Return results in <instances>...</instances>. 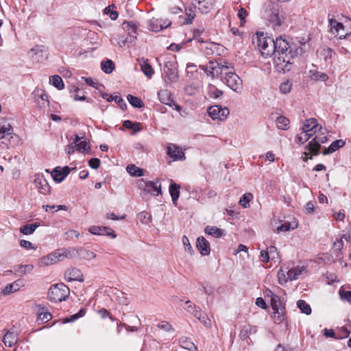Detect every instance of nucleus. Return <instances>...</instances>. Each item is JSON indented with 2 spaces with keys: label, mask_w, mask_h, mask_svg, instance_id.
I'll use <instances>...</instances> for the list:
<instances>
[{
  "label": "nucleus",
  "mask_w": 351,
  "mask_h": 351,
  "mask_svg": "<svg viewBox=\"0 0 351 351\" xmlns=\"http://www.w3.org/2000/svg\"><path fill=\"white\" fill-rule=\"evenodd\" d=\"M199 68L212 78L221 77V80L234 91L239 92L242 89V80L232 68L214 61L200 65Z\"/></svg>",
  "instance_id": "f257e3e1"
},
{
  "label": "nucleus",
  "mask_w": 351,
  "mask_h": 351,
  "mask_svg": "<svg viewBox=\"0 0 351 351\" xmlns=\"http://www.w3.org/2000/svg\"><path fill=\"white\" fill-rule=\"evenodd\" d=\"M274 45L272 56H274V60L276 66L284 72L290 71L293 58L303 53L302 47H300L293 51L289 43L282 36L274 40Z\"/></svg>",
  "instance_id": "f03ea898"
},
{
  "label": "nucleus",
  "mask_w": 351,
  "mask_h": 351,
  "mask_svg": "<svg viewBox=\"0 0 351 351\" xmlns=\"http://www.w3.org/2000/svg\"><path fill=\"white\" fill-rule=\"evenodd\" d=\"M254 43L258 47L261 56L267 58L274 53V40L269 36H266L263 32H257Z\"/></svg>",
  "instance_id": "7ed1b4c3"
},
{
  "label": "nucleus",
  "mask_w": 351,
  "mask_h": 351,
  "mask_svg": "<svg viewBox=\"0 0 351 351\" xmlns=\"http://www.w3.org/2000/svg\"><path fill=\"white\" fill-rule=\"evenodd\" d=\"M69 287L63 283L53 285L49 290L48 298L50 301L60 302L65 300L69 295Z\"/></svg>",
  "instance_id": "20e7f679"
},
{
  "label": "nucleus",
  "mask_w": 351,
  "mask_h": 351,
  "mask_svg": "<svg viewBox=\"0 0 351 351\" xmlns=\"http://www.w3.org/2000/svg\"><path fill=\"white\" fill-rule=\"evenodd\" d=\"M330 31L340 39L346 38L351 34V23H330Z\"/></svg>",
  "instance_id": "39448f33"
},
{
  "label": "nucleus",
  "mask_w": 351,
  "mask_h": 351,
  "mask_svg": "<svg viewBox=\"0 0 351 351\" xmlns=\"http://www.w3.org/2000/svg\"><path fill=\"white\" fill-rule=\"evenodd\" d=\"M28 56L34 62H43L47 59L48 53L43 45H36L28 52Z\"/></svg>",
  "instance_id": "423d86ee"
},
{
  "label": "nucleus",
  "mask_w": 351,
  "mask_h": 351,
  "mask_svg": "<svg viewBox=\"0 0 351 351\" xmlns=\"http://www.w3.org/2000/svg\"><path fill=\"white\" fill-rule=\"evenodd\" d=\"M326 141L327 136L324 132L316 134L313 139L310 141L307 145L309 153L313 155H318L321 145Z\"/></svg>",
  "instance_id": "0eeeda50"
},
{
  "label": "nucleus",
  "mask_w": 351,
  "mask_h": 351,
  "mask_svg": "<svg viewBox=\"0 0 351 351\" xmlns=\"http://www.w3.org/2000/svg\"><path fill=\"white\" fill-rule=\"evenodd\" d=\"M208 112L213 120L224 121L228 116L230 111L227 108H222L220 106L215 105L210 107Z\"/></svg>",
  "instance_id": "6e6552de"
},
{
  "label": "nucleus",
  "mask_w": 351,
  "mask_h": 351,
  "mask_svg": "<svg viewBox=\"0 0 351 351\" xmlns=\"http://www.w3.org/2000/svg\"><path fill=\"white\" fill-rule=\"evenodd\" d=\"M138 187L143 189V193H152L154 195H158L161 193L160 186H157L156 183L152 181H145L141 179L138 182Z\"/></svg>",
  "instance_id": "1a4fd4ad"
},
{
  "label": "nucleus",
  "mask_w": 351,
  "mask_h": 351,
  "mask_svg": "<svg viewBox=\"0 0 351 351\" xmlns=\"http://www.w3.org/2000/svg\"><path fill=\"white\" fill-rule=\"evenodd\" d=\"M62 261L60 252L58 250L53 251L47 256H44L40 261V266H48Z\"/></svg>",
  "instance_id": "9d476101"
},
{
  "label": "nucleus",
  "mask_w": 351,
  "mask_h": 351,
  "mask_svg": "<svg viewBox=\"0 0 351 351\" xmlns=\"http://www.w3.org/2000/svg\"><path fill=\"white\" fill-rule=\"evenodd\" d=\"M34 184L41 194L46 195L50 193L51 186L43 175H38L36 176Z\"/></svg>",
  "instance_id": "9b49d317"
},
{
  "label": "nucleus",
  "mask_w": 351,
  "mask_h": 351,
  "mask_svg": "<svg viewBox=\"0 0 351 351\" xmlns=\"http://www.w3.org/2000/svg\"><path fill=\"white\" fill-rule=\"evenodd\" d=\"M164 71L171 82L177 81L178 75L176 72V66L174 62L166 61L164 64Z\"/></svg>",
  "instance_id": "f8f14e48"
},
{
  "label": "nucleus",
  "mask_w": 351,
  "mask_h": 351,
  "mask_svg": "<svg viewBox=\"0 0 351 351\" xmlns=\"http://www.w3.org/2000/svg\"><path fill=\"white\" fill-rule=\"evenodd\" d=\"M321 129L322 128L319 127L317 124V121L313 118L306 120L302 128L303 132L306 133H313V136Z\"/></svg>",
  "instance_id": "ddd939ff"
},
{
  "label": "nucleus",
  "mask_w": 351,
  "mask_h": 351,
  "mask_svg": "<svg viewBox=\"0 0 351 351\" xmlns=\"http://www.w3.org/2000/svg\"><path fill=\"white\" fill-rule=\"evenodd\" d=\"M64 276L66 280L68 282L71 281H80L82 282L84 280L83 274L81 271L77 268H72L71 269H68L66 271L64 274Z\"/></svg>",
  "instance_id": "4468645a"
},
{
  "label": "nucleus",
  "mask_w": 351,
  "mask_h": 351,
  "mask_svg": "<svg viewBox=\"0 0 351 351\" xmlns=\"http://www.w3.org/2000/svg\"><path fill=\"white\" fill-rule=\"evenodd\" d=\"M196 247L202 256L208 255L210 252V244L203 237L197 239Z\"/></svg>",
  "instance_id": "2eb2a0df"
},
{
  "label": "nucleus",
  "mask_w": 351,
  "mask_h": 351,
  "mask_svg": "<svg viewBox=\"0 0 351 351\" xmlns=\"http://www.w3.org/2000/svg\"><path fill=\"white\" fill-rule=\"evenodd\" d=\"M167 154L174 160H182L185 159L184 153L183 151L179 147L175 145H171L168 147Z\"/></svg>",
  "instance_id": "dca6fc26"
},
{
  "label": "nucleus",
  "mask_w": 351,
  "mask_h": 351,
  "mask_svg": "<svg viewBox=\"0 0 351 351\" xmlns=\"http://www.w3.org/2000/svg\"><path fill=\"white\" fill-rule=\"evenodd\" d=\"M138 61L141 66V69L144 75L149 79L152 78L154 72L152 66L149 63L148 60L145 58H141L138 59Z\"/></svg>",
  "instance_id": "f3484780"
},
{
  "label": "nucleus",
  "mask_w": 351,
  "mask_h": 351,
  "mask_svg": "<svg viewBox=\"0 0 351 351\" xmlns=\"http://www.w3.org/2000/svg\"><path fill=\"white\" fill-rule=\"evenodd\" d=\"M89 232L93 234H98V235H110L112 238H115L116 234L114 231L111 229L106 227H99V226H91L89 228Z\"/></svg>",
  "instance_id": "a211bd4d"
},
{
  "label": "nucleus",
  "mask_w": 351,
  "mask_h": 351,
  "mask_svg": "<svg viewBox=\"0 0 351 351\" xmlns=\"http://www.w3.org/2000/svg\"><path fill=\"white\" fill-rule=\"evenodd\" d=\"M37 98V104L39 108L49 106L48 96L43 90H36L34 92Z\"/></svg>",
  "instance_id": "6ab92c4d"
},
{
  "label": "nucleus",
  "mask_w": 351,
  "mask_h": 351,
  "mask_svg": "<svg viewBox=\"0 0 351 351\" xmlns=\"http://www.w3.org/2000/svg\"><path fill=\"white\" fill-rule=\"evenodd\" d=\"M306 267L304 265L302 266H297L292 269L288 270L289 276L288 278L290 279V281L297 280L300 275L303 273L306 272Z\"/></svg>",
  "instance_id": "aec40b11"
},
{
  "label": "nucleus",
  "mask_w": 351,
  "mask_h": 351,
  "mask_svg": "<svg viewBox=\"0 0 351 351\" xmlns=\"http://www.w3.org/2000/svg\"><path fill=\"white\" fill-rule=\"evenodd\" d=\"M159 100L161 103L172 107L173 99L171 94L167 90H161L158 93Z\"/></svg>",
  "instance_id": "412c9836"
},
{
  "label": "nucleus",
  "mask_w": 351,
  "mask_h": 351,
  "mask_svg": "<svg viewBox=\"0 0 351 351\" xmlns=\"http://www.w3.org/2000/svg\"><path fill=\"white\" fill-rule=\"evenodd\" d=\"M61 255L62 261L65 258H74L77 256V248L71 247V248H62L59 249Z\"/></svg>",
  "instance_id": "4be33fe9"
},
{
  "label": "nucleus",
  "mask_w": 351,
  "mask_h": 351,
  "mask_svg": "<svg viewBox=\"0 0 351 351\" xmlns=\"http://www.w3.org/2000/svg\"><path fill=\"white\" fill-rule=\"evenodd\" d=\"M23 286L21 280H16L12 283L8 285L3 290L2 293L3 295H9L16 292L20 289V287Z\"/></svg>",
  "instance_id": "5701e85b"
},
{
  "label": "nucleus",
  "mask_w": 351,
  "mask_h": 351,
  "mask_svg": "<svg viewBox=\"0 0 351 351\" xmlns=\"http://www.w3.org/2000/svg\"><path fill=\"white\" fill-rule=\"evenodd\" d=\"M344 145H345L344 141H343L341 139L336 140L334 142H332L328 148H326L323 151L322 154L324 155L332 154V153L335 152V151H337V149H339L340 147H343Z\"/></svg>",
  "instance_id": "b1692460"
},
{
  "label": "nucleus",
  "mask_w": 351,
  "mask_h": 351,
  "mask_svg": "<svg viewBox=\"0 0 351 351\" xmlns=\"http://www.w3.org/2000/svg\"><path fill=\"white\" fill-rule=\"evenodd\" d=\"M77 256L80 259L90 261L96 257V254L84 248H77Z\"/></svg>",
  "instance_id": "393cba45"
},
{
  "label": "nucleus",
  "mask_w": 351,
  "mask_h": 351,
  "mask_svg": "<svg viewBox=\"0 0 351 351\" xmlns=\"http://www.w3.org/2000/svg\"><path fill=\"white\" fill-rule=\"evenodd\" d=\"M3 342L5 346L12 347L17 342V335L13 332L8 331L3 336Z\"/></svg>",
  "instance_id": "a878e982"
},
{
  "label": "nucleus",
  "mask_w": 351,
  "mask_h": 351,
  "mask_svg": "<svg viewBox=\"0 0 351 351\" xmlns=\"http://www.w3.org/2000/svg\"><path fill=\"white\" fill-rule=\"evenodd\" d=\"M194 5L195 8H197L202 14H207L213 8V3L212 0H204L198 4H194Z\"/></svg>",
  "instance_id": "bb28decb"
},
{
  "label": "nucleus",
  "mask_w": 351,
  "mask_h": 351,
  "mask_svg": "<svg viewBox=\"0 0 351 351\" xmlns=\"http://www.w3.org/2000/svg\"><path fill=\"white\" fill-rule=\"evenodd\" d=\"M317 54L321 58H323L325 62H327L332 58L335 53L330 48L324 47L317 49Z\"/></svg>",
  "instance_id": "cd10ccee"
},
{
  "label": "nucleus",
  "mask_w": 351,
  "mask_h": 351,
  "mask_svg": "<svg viewBox=\"0 0 351 351\" xmlns=\"http://www.w3.org/2000/svg\"><path fill=\"white\" fill-rule=\"evenodd\" d=\"M257 331L256 327L254 326H251L250 324H246L243 326L240 331V337L245 340L250 335L254 334Z\"/></svg>",
  "instance_id": "c85d7f7f"
},
{
  "label": "nucleus",
  "mask_w": 351,
  "mask_h": 351,
  "mask_svg": "<svg viewBox=\"0 0 351 351\" xmlns=\"http://www.w3.org/2000/svg\"><path fill=\"white\" fill-rule=\"evenodd\" d=\"M179 343L180 346L186 350H189L190 351L197 350L196 346L189 337H182L179 340Z\"/></svg>",
  "instance_id": "c756f323"
},
{
  "label": "nucleus",
  "mask_w": 351,
  "mask_h": 351,
  "mask_svg": "<svg viewBox=\"0 0 351 351\" xmlns=\"http://www.w3.org/2000/svg\"><path fill=\"white\" fill-rule=\"evenodd\" d=\"M308 73L309 77L314 80H321L325 82L328 79L327 74L325 73H320L315 69H311L309 70Z\"/></svg>",
  "instance_id": "7c9ffc66"
},
{
  "label": "nucleus",
  "mask_w": 351,
  "mask_h": 351,
  "mask_svg": "<svg viewBox=\"0 0 351 351\" xmlns=\"http://www.w3.org/2000/svg\"><path fill=\"white\" fill-rule=\"evenodd\" d=\"M169 193L171 196L173 203L176 205L177 200L180 195V186L176 183L171 184L169 186Z\"/></svg>",
  "instance_id": "2f4dec72"
},
{
  "label": "nucleus",
  "mask_w": 351,
  "mask_h": 351,
  "mask_svg": "<svg viewBox=\"0 0 351 351\" xmlns=\"http://www.w3.org/2000/svg\"><path fill=\"white\" fill-rule=\"evenodd\" d=\"M349 237H350V236H348L347 237L346 235H343V237H341L339 239H337L335 241L333 242L332 248H333L334 252L336 253L337 256H339V255L341 253V249L343 248V239H345L348 241Z\"/></svg>",
  "instance_id": "473e14b6"
},
{
  "label": "nucleus",
  "mask_w": 351,
  "mask_h": 351,
  "mask_svg": "<svg viewBox=\"0 0 351 351\" xmlns=\"http://www.w3.org/2000/svg\"><path fill=\"white\" fill-rule=\"evenodd\" d=\"M204 232L215 238H219L223 234L222 230L215 227V226H206L204 229Z\"/></svg>",
  "instance_id": "72a5a7b5"
},
{
  "label": "nucleus",
  "mask_w": 351,
  "mask_h": 351,
  "mask_svg": "<svg viewBox=\"0 0 351 351\" xmlns=\"http://www.w3.org/2000/svg\"><path fill=\"white\" fill-rule=\"evenodd\" d=\"M115 9L116 6L114 4L110 5L105 8L104 10V14L109 15L111 20L115 21L119 16V14Z\"/></svg>",
  "instance_id": "f704fd0d"
},
{
  "label": "nucleus",
  "mask_w": 351,
  "mask_h": 351,
  "mask_svg": "<svg viewBox=\"0 0 351 351\" xmlns=\"http://www.w3.org/2000/svg\"><path fill=\"white\" fill-rule=\"evenodd\" d=\"M52 318V315L49 312H45V308L43 306H38V319L43 322H47Z\"/></svg>",
  "instance_id": "c9c22d12"
},
{
  "label": "nucleus",
  "mask_w": 351,
  "mask_h": 351,
  "mask_svg": "<svg viewBox=\"0 0 351 351\" xmlns=\"http://www.w3.org/2000/svg\"><path fill=\"white\" fill-rule=\"evenodd\" d=\"M49 83L58 90H62L64 87V82L59 75H53L50 77Z\"/></svg>",
  "instance_id": "e433bc0d"
},
{
  "label": "nucleus",
  "mask_w": 351,
  "mask_h": 351,
  "mask_svg": "<svg viewBox=\"0 0 351 351\" xmlns=\"http://www.w3.org/2000/svg\"><path fill=\"white\" fill-rule=\"evenodd\" d=\"M123 29L128 32L131 37L136 38L138 26L136 23H123Z\"/></svg>",
  "instance_id": "4c0bfd02"
},
{
  "label": "nucleus",
  "mask_w": 351,
  "mask_h": 351,
  "mask_svg": "<svg viewBox=\"0 0 351 351\" xmlns=\"http://www.w3.org/2000/svg\"><path fill=\"white\" fill-rule=\"evenodd\" d=\"M38 226L39 224L36 223L27 224L22 226L20 228V232L25 235L32 234Z\"/></svg>",
  "instance_id": "58836bf2"
},
{
  "label": "nucleus",
  "mask_w": 351,
  "mask_h": 351,
  "mask_svg": "<svg viewBox=\"0 0 351 351\" xmlns=\"http://www.w3.org/2000/svg\"><path fill=\"white\" fill-rule=\"evenodd\" d=\"M127 171L132 176L141 177L143 176V170L134 165H129L127 167Z\"/></svg>",
  "instance_id": "ea45409f"
},
{
  "label": "nucleus",
  "mask_w": 351,
  "mask_h": 351,
  "mask_svg": "<svg viewBox=\"0 0 351 351\" xmlns=\"http://www.w3.org/2000/svg\"><path fill=\"white\" fill-rule=\"evenodd\" d=\"M271 306L274 311H276V313L280 309L284 308L281 304L279 296L275 294H272L271 296Z\"/></svg>",
  "instance_id": "a19ab883"
},
{
  "label": "nucleus",
  "mask_w": 351,
  "mask_h": 351,
  "mask_svg": "<svg viewBox=\"0 0 351 351\" xmlns=\"http://www.w3.org/2000/svg\"><path fill=\"white\" fill-rule=\"evenodd\" d=\"M253 195L251 193H246L243 195V196L240 198V200L239 202V204L245 208H249L250 207V202L252 199Z\"/></svg>",
  "instance_id": "79ce46f5"
},
{
  "label": "nucleus",
  "mask_w": 351,
  "mask_h": 351,
  "mask_svg": "<svg viewBox=\"0 0 351 351\" xmlns=\"http://www.w3.org/2000/svg\"><path fill=\"white\" fill-rule=\"evenodd\" d=\"M127 99L129 103L134 108H141L144 106L143 101L137 97L128 95Z\"/></svg>",
  "instance_id": "37998d69"
},
{
  "label": "nucleus",
  "mask_w": 351,
  "mask_h": 351,
  "mask_svg": "<svg viewBox=\"0 0 351 351\" xmlns=\"http://www.w3.org/2000/svg\"><path fill=\"white\" fill-rule=\"evenodd\" d=\"M123 126L127 129L134 130V132H138L141 130V123L137 122H132L130 120L124 121Z\"/></svg>",
  "instance_id": "c03bdc74"
},
{
  "label": "nucleus",
  "mask_w": 351,
  "mask_h": 351,
  "mask_svg": "<svg viewBox=\"0 0 351 351\" xmlns=\"http://www.w3.org/2000/svg\"><path fill=\"white\" fill-rule=\"evenodd\" d=\"M101 67L104 73H110L114 69V64L111 60H107L101 62Z\"/></svg>",
  "instance_id": "a18cd8bd"
},
{
  "label": "nucleus",
  "mask_w": 351,
  "mask_h": 351,
  "mask_svg": "<svg viewBox=\"0 0 351 351\" xmlns=\"http://www.w3.org/2000/svg\"><path fill=\"white\" fill-rule=\"evenodd\" d=\"M297 306L300 308L302 313L306 315H310L311 313V308L304 300H300L297 302Z\"/></svg>",
  "instance_id": "49530a36"
},
{
  "label": "nucleus",
  "mask_w": 351,
  "mask_h": 351,
  "mask_svg": "<svg viewBox=\"0 0 351 351\" xmlns=\"http://www.w3.org/2000/svg\"><path fill=\"white\" fill-rule=\"evenodd\" d=\"M51 177L53 178V180L56 182H62L64 178V176L62 175V168L60 167H56L53 171L51 172Z\"/></svg>",
  "instance_id": "de8ad7c7"
},
{
  "label": "nucleus",
  "mask_w": 351,
  "mask_h": 351,
  "mask_svg": "<svg viewBox=\"0 0 351 351\" xmlns=\"http://www.w3.org/2000/svg\"><path fill=\"white\" fill-rule=\"evenodd\" d=\"M12 132V128L10 124L1 125L0 123V139L3 138L5 136L10 135Z\"/></svg>",
  "instance_id": "09e8293b"
},
{
  "label": "nucleus",
  "mask_w": 351,
  "mask_h": 351,
  "mask_svg": "<svg viewBox=\"0 0 351 351\" xmlns=\"http://www.w3.org/2000/svg\"><path fill=\"white\" fill-rule=\"evenodd\" d=\"M289 123V120L284 116H279L276 119V125L278 129L286 130Z\"/></svg>",
  "instance_id": "8fccbe9b"
},
{
  "label": "nucleus",
  "mask_w": 351,
  "mask_h": 351,
  "mask_svg": "<svg viewBox=\"0 0 351 351\" xmlns=\"http://www.w3.org/2000/svg\"><path fill=\"white\" fill-rule=\"evenodd\" d=\"M270 15L268 19L269 22H280V18L279 16V10L275 7L270 8Z\"/></svg>",
  "instance_id": "3c124183"
},
{
  "label": "nucleus",
  "mask_w": 351,
  "mask_h": 351,
  "mask_svg": "<svg viewBox=\"0 0 351 351\" xmlns=\"http://www.w3.org/2000/svg\"><path fill=\"white\" fill-rule=\"evenodd\" d=\"M288 277H289L288 271H285L282 269H279L278 272V278L280 285H284L289 281L290 279L288 278Z\"/></svg>",
  "instance_id": "603ef678"
},
{
  "label": "nucleus",
  "mask_w": 351,
  "mask_h": 351,
  "mask_svg": "<svg viewBox=\"0 0 351 351\" xmlns=\"http://www.w3.org/2000/svg\"><path fill=\"white\" fill-rule=\"evenodd\" d=\"M185 19L184 22H191L195 16V8L189 7L185 9Z\"/></svg>",
  "instance_id": "864d4df0"
},
{
  "label": "nucleus",
  "mask_w": 351,
  "mask_h": 351,
  "mask_svg": "<svg viewBox=\"0 0 351 351\" xmlns=\"http://www.w3.org/2000/svg\"><path fill=\"white\" fill-rule=\"evenodd\" d=\"M285 308L280 309L276 313V311H274V320L276 324H280L284 320V315H285Z\"/></svg>",
  "instance_id": "5fc2aeb1"
},
{
  "label": "nucleus",
  "mask_w": 351,
  "mask_h": 351,
  "mask_svg": "<svg viewBox=\"0 0 351 351\" xmlns=\"http://www.w3.org/2000/svg\"><path fill=\"white\" fill-rule=\"evenodd\" d=\"M138 218L141 222L145 224H148L152 220L151 215L146 211L141 212L138 215Z\"/></svg>",
  "instance_id": "6e6d98bb"
},
{
  "label": "nucleus",
  "mask_w": 351,
  "mask_h": 351,
  "mask_svg": "<svg viewBox=\"0 0 351 351\" xmlns=\"http://www.w3.org/2000/svg\"><path fill=\"white\" fill-rule=\"evenodd\" d=\"M171 24V23H168L165 26H163L160 23H149V29L154 32H158L163 29L169 27Z\"/></svg>",
  "instance_id": "4d7b16f0"
},
{
  "label": "nucleus",
  "mask_w": 351,
  "mask_h": 351,
  "mask_svg": "<svg viewBox=\"0 0 351 351\" xmlns=\"http://www.w3.org/2000/svg\"><path fill=\"white\" fill-rule=\"evenodd\" d=\"M339 294L341 300H345L351 304V291H345L343 289H340Z\"/></svg>",
  "instance_id": "13d9d810"
},
{
  "label": "nucleus",
  "mask_w": 351,
  "mask_h": 351,
  "mask_svg": "<svg viewBox=\"0 0 351 351\" xmlns=\"http://www.w3.org/2000/svg\"><path fill=\"white\" fill-rule=\"evenodd\" d=\"M34 268L32 265H20L17 271L20 274V275H25L27 273H29Z\"/></svg>",
  "instance_id": "bf43d9fd"
},
{
  "label": "nucleus",
  "mask_w": 351,
  "mask_h": 351,
  "mask_svg": "<svg viewBox=\"0 0 351 351\" xmlns=\"http://www.w3.org/2000/svg\"><path fill=\"white\" fill-rule=\"evenodd\" d=\"M292 84L290 81L287 80L282 83L280 86V90L282 93L286 94L290 92L291 89Z\"/></svg>",
  "instance_id": "052dcab7"
},
{
  "label": "nucleus",
  "mask_w": 351,
  "mask_h": 351,
  "mask_svg": "<svg viewBox=\"0 0 351 351\" xmlns=\"http://www.w3.org/2000/svg\"><path fill=\"white\" fill-rule=\"evenodd\" d=\"M75 147L80 152H84L90 148L86 141H81L78 142L77 144L75 145Z\"/></svg>",
  "instance_id": "680f3d73"
},
{
  "label": "nucleus",
  "mask_w": 351,
  "mask_h": 351,
  "mask_svg": "<svg viewBox=\"0 0 351 351\" xmlns=\"http://www.w3.org/2000/svg\"><path fill=\"white\" fill-rule=\"evenodd\" d=\"M328 22H330V23L338 22V21H344L345 22H346L347 21L350 20L348 16H345L342 14H341L340 16L337 15V19L335 18L334 14H328Z\"/></svg>",
  "instance_id": "e2e57ef3"
},
{
  "label": "nucleus",
  "mask_w": 351,
  "mask_h": 351,
  "mask_svg": "<svg viewBox=\"0 0 351 351\" xmlns=\"http://www.w3.org/2000/svg\"><path fill=\"white\" fill-rule=\"evenodd\" d=\"M117 295V298L118 302L123 305H128L129 303L128 298L124 295L123 293L117 291V293H115Z\"/></svg>",
  "instance_id": "0e129e2a"
},
{
  "label": "nucleus",
  "mask_w": 351,
  "mask_h": 351,
  "mask_svg": "<svg viewBox=\"0 0 351 351\" xmlns=\"http://www.w3.org/2000/svg\"><path fill=\"white\" fill-rule=\"evenodd\" d=\"M158 327L167 332L173 330L171 325L168 322L166 321L161 322L160 324H158Z\"/></svg>",
  "instance_id": "69168bd1"
},
{
  "label": "nucleus",
  "mask_w": 351,
  "mask_h": 351,
  "mask_svg": "<svg viewBox=\"0 0 351 351\" xmlns=\"http://www.w3.org/2000/svg\"><path fill=\"white\" fill-rule=\"evenodd\" d=\"M101 164L100 160L97 158H93L89 160L88 165L89 166L94 169H97L99 167Z\"/></svg>",
  "instance_id": "338daca9"
},
{
  "label": "nucleus",
  "mask_w": 351,
  "mask_h": 351,
  "mask_svg": "<svg viewBox=\"0 0 351 351\" xmlns=\"http://www.w3.org/2000/svg\"><path fill=\"white\" fill-rule=\"evenodd\" d=\"M248 12L244 8H241L239 10L237 16L241 22L245 21Z\"/></svg>",
  "instance_id": "774afa93"
}]
</instances>
